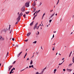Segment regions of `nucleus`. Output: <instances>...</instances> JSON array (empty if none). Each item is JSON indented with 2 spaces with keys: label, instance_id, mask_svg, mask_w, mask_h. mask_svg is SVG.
Listing matches in <instances>:
<instances>
[{
  "label": "nucleus",
  "instance_id": "nucleus-1",
  "mask_svg": "<svg viewBox=\"0 0 74 74\" xmlns=\"http://www.w3.org/2000/svg\"><path fill=\"white\" fill-rule=\"evenodd\" d=\"M21 12H23L25 11V6H24L21 9Z\"/></svg>",
  "mask_w": 74,
  "mask_h": 74
},
{
  "label": "nucleus",
  "instance_id": "nucleus-2",
  "mask_svg": "<svg viewBox=\"0 0 74 74\" xmlns=\"http://www.w3.org/2000/svg\"><path fill=\"white\" fill-rule=\"evenodd\" d=\"M23 15V13L22 12H21V13L18 15V16L17 18L21 19V17Z\"/></svg>",
  "mask_w": 74,
  "mask_h": 74
},
{
  "label": "nucleus",
  "instance_id": "nucleus-3",
  "mask_svg": "<svg viewBox=\"0 0 74 74\" xmlns=\"http://www.w3.org/2000/svg\"><path fill=\"white\" fill-rule=\"evenodd\" d=\"M29 3H30V1H29V2H27L25 4V5L26 7H29Z\"/></svg>",
  "mask_w": 74,
  "mask_h": 74
},
{
  "label": "nucleus",
  "instance_id": "nucleus-4",
  "mask_svg": "<svg viewBox=\"0 0 74 74\" xmlns=\"http://www.w3.org/2000/svg\"><path fill=\"white\" fill-rule=\"evenodd\" d=\"M0 40H1V41H4V40H5V39L1 36H0Z\"/></svg>",
  "mask_w": 74,
  "mask_h": 74
},
{
  "label": "nucleus",
  "instance_id": "nucleus-5",
  "mask_svg": "<svg viewBox=\"0 0 74 74\" xmlns=\"http://www.w3.org/2000/svg\"><path fill=\"white\" fill-rule=\"evenodd\" d=\"M16 20L17 21L16 22V23H15V25H17V24H18V22H19V21H20V19H19V18H16Z\"/></svg>",
  "mask_w": 74,
  "mask_h": 74
},
{
  "label": "nucleus",
  "instance_id": "nucleus-6",
  "mask_svg": "<svg viewBox=\"0 0 74 74\" xmlns=\"http://www.w3.org/2000/svg\"><path fill=\"white\" fill-rule=\"evenodd\" d=\"M37 25H38V23H37L35 25L34 27V30H35V29H36L37 27Z\"/></svg>",
  "mask_w": 74,
  "mask_h": 74
},
{
  "label": "nucleus",
  "instance_id": "nucleus-7",
  "mask_svg": "<svg viewBox=\"0 0 74 74\" xmlns=\"http://www.w3.org/2000/svg\"><path fill=\"white\" fill-rule=\"evenodd\" d=\"M7 30H8V29H7V28H6V29H4L3 30V32H4L5 33H6V31H7Z\"/></svg>",
  "mask_w": 74,
  "mask_h": 74
},
{
  "label": "nucleus",
  "instance_id": "nucleus-8",
  "mask_svg": "<svg viewBox=\"0 0 74 74\" xmlns=\"http://www.w3.org/2000/svg\"><path fill=\"white\" fill-rule=\"evenodd\" d=\"M22 53V51L18 55H17L18 58H19V57L20 55H21V53Z\"/></svg>",
  "mask_w": 74,
  "mask_h": 74
},
{
  "label": "nucleus",
  "instance_id": "nucleus-9",
  "mask_svg": "<svg viewBox=\"0 0 74 74\" xmlns=\"http://www.w3.org/2000/svg\"><path fill=\"white\" fill-rule=\"evenodd\" d=\"M36 1H34V3L32 4V5L34 6L33 7H35V5H36Z\"/></svg>",
  "mask_w": 74,
  "mask_h": 74
},
{
  "label": "nucleus",
  "instance_id": "nucleus-10",
  "mask_svg": "<svg viewBox=\"0 0 74 74\" xmlns=\"http://www.w3.org/2000/svg\"><path fill=\"white\" fill-rule=\"evenodd\" d=\"M12 66H10L9 67H8V69H9V71H10V69H11V68H12Z\"/></svg>",
  "mask_w": 74,
  "mask_h": 74
},
{
  "label": "nucleus",
  "instance_id": "nucleus-11",
  "mask_svg": "<svg viewBox=\"0 0 74 74\" xmlns=\"http://www.w3.org/2000/svg\"><path fill=\"white\" fill-rule=\"evenodd\" d=\"M31 34V32H29L27 34V37H29V35H30Z\"/></svg>",
  "mask_w": 74,
  "mask_h": 74
},
{
  "label": "nucleus",
  "instance_id": "nucleus-12",
  "mask_svg": "<svg viewBox=\"0 0 74 74\" xmlns=\"http://www.w3.org/2000/svg\"><path fill=\"white\" fill-rule=\"evenodd\" d=\"M67 71H69V72H71V71H72V70L71 69H67Z\"/></svg>",
  "mask_w": 74,
  "mask_h": 74
},
{
  "label": "nucleus",
  "instance_id": "nucleus-13",
  "mask_svg": "<svg viewBox=\"0 0 74 74\" xmlns=\"http://www.w3.org/2000/svg\"><path fill=\"white\" fill-rule=\"evenodd\" d=\"M54 15H55V12L51 15V16L50 17V18H52L53 16H54Z\"/></svg>",
  "mask_w": 74,
  "mask_h": 74
},
{
  "label": "nucleus",
  "instance_id": "nucleus-14",
  "mask_svg": "<svg viewBox=\"0 0 74 74\" xmlns=\"http://www.w3.org/2000/svg\"><path fill=\"white\" fill-rule=\"evenodd\" d=\"M34 21H32L30 24V25L31 26H32V25H33V23H34Z\"/></svg>",
  "mask_w": 74,
  "mask_h": 74
},
{
  "label": "nucleus",
  "instance_id": "nucleus-15",
  "mask_svg": "<svg viewBox=\"0 0 74 74\" xmlns=\"http://www.w3.org/2000/svg\"><path fill=\"white\" fill-rule=\"evenodd\" d=\"M47 69V68H45L41 72V73H43L44 71L45 70Z\"/></svg>",
  "mask_w": 74,
  "mask_h": 74
},
{
  "label": "nucleus",
  "instance_id": "nucleus-16",
  "mask_svg": "<svg viewBox=\"0 0 74 74\" xmlns=\"http://www.w3.org/2000/svg\"><path fill=\"white\" fill-rule=\"evenodd\" d=\"M40 11V10H38V11H36V14H37V13H39Z\"/></svg>",
  "mask_w": 74,
  "mask_h": 74
},
{
  "label": "nucleus",
  "instance_id": "nucleus-17",
  "mask_svg": "<svg viewBox=\"0 0 74 74\" xmlns=\"http://www.w3.org/2000/svg\"><path fill=\"white\" fill-rule=\"evenodd\" d=\"M32 64H33V60H31L30 63V64H31V65Z\"/></svg>",
  "mask_w": 74,
  "mask_h": 74
},
{
  "label": "nucleus",
  "instance_id": "nucleus-18",
  "mask_svg": "<svg viewBox=\"0 0 74 74\" xmlns=\"http://www.w3.org/2000/svg\"><path fill=\"white\" fill-rule=\"evenodd\" d=\"M71 53H72V51H71L69 55V57H70L71 56Z\"/></svg>",
  "mask_w": 74,
  "mask_h": 74
},
{
  "label": "nucleus",
  "instance_id": "nucleus-19",
  "mask_svg": "<svg viewBox=\"0 0 74 74\" xmlns=\"http://www.w3.org/2000/svg\"><path fill=\"white\" fill-rule=\"evenodd\" d=\"M34 9H33V10H34V12H35V11H36V9L35 8V7H34Z\"/></svg>",
  "mask_w": 74,
  "mask_h": 74
},
{
  "label": "nucleus",
  "instance_id": "nucleus-20",
  "mask_svg": "<svg viewBox=\"0 0 74 74\" xmlns=\"http://www.w3.org/2000/svg\"><path fill=\"white\" fill-rule=\"evenodd\" d=\"M42 4V3L41 2H40L39 4L38 5V6H40V5H41Z\"/></svg>",
  "mask_w": 74,
  "mask_h": 74
},
{
  "label": "nucleus",
  "instance_id": "nucleus-21",
  "mask_svg": "<svg viewBox=\"0 0 74 74\" xmlns=\"http://www.w3.org/2000/svg\"><path fill=\"white\" fill-rule=\"evenodd\" d=\"M72 61H73V63H74V56L73 57Z\"/></svg>",
  "mask_w": 74,
  "mask_h": 74
},
{
  "label": "nucleus",
  "instance_id": "nucleus-22",
  "mask_svg": "<svg viewBox=\"0 0 74 74\" xmlns=\"http://www.w3.org/2000/svg\"><path fill=\"white\" fill-rule=\"evenodd\" d=\"M39 27H40V25H39L38 26L36 27V29H37V30H38V29H39Z\"/></svg>",
  "mask_w": 74,
  "mask_h": 74
},
{
  "label": "nucleus",
  "instance_id": "nucleus-23",
  "mask_svg": "<svg viewBox=\"0 0 74 74\" xmlns=\"http://www.w3.org/2000/svg\"><path fill=\"white\" fill-rule=\"evenodd\" d=\"M27 55V53H26L25 55V56H24V58L25 59V57H26V56Z\"/></svg>",
  "mask_w": 74,
  "mask_h": 74
},
{
  "label": "nucleus",
  "instance_id": "nucleus-24",
  "mask_svg": "<svg viewBox=\"0 0 74 74\" xmlns=\"http://www.w3.org/2000/svg\"><path fill=\"white\" fill-rule=\"evenodd\" d=\"M53 49H52V50L53 51H54L55 50V46L54 47H52Z\"/></svg>",
  "mask_w": 74,
  "mask_h": 74
},
{
  "label": "nucleus",
  "instance_id": "nucleus-25",
  "mask_svg": "<svg viewBox=\"0 0 74 74\" xmlns=\"http://www.w3.org/2000/svg\"><path fill=\"white\" fill-rule=\"evenodd\" d=\"M33 44H36L37 43V41H35L34 42H33Z\"/></svg>",
  "mask_w": 74,
  "mask_h": 74
},
{
  "label": "nucleus",
  "instance_id": "nucleus-26",
  "mask_svg": "<svg viewBox=\"0 0 74 74\" xmlns=\"http://www.w3.org/2000/svg\"><path fill=\"white\" fill-rule=\"evenodd\" d=\"M72 64H73V63L70 64L69 65V66H70V67H71V65H72Z\"/></svg>",
  "mask_w": 74,
  "mask_h": 74
},
{
  "label": "nucleus",
  "instance_id": "nucleus-27",
  "mask_svg": "<svg viewBox=\"0 0 74 74\" xmlns=\"http://www.w3.org/2000/svg\"><path fill=\"white\" fill-rule=\"evenodd\" d=\"M23 16H24V18H26V14H24V15H23Z\"/></svg>",
  "mask_w": 74,
  "mask_h": 74
},
{
  "label": "nucleus",
  "instance_id": "nucleus-28",
  "mask_svg": "<svg viewBox=\"0 0 74 74\" xmlns=\"http://www.w3.org/2000/svg\"><path fill=\"white\" fill-rule=\"evenodd\" d=\"M17 45H16V47H18V43H17Z\"/></svg>",
  "mask_w": 74,
  "mask_h": 74
},
{
  "label": "nucleus",
  "instance_id": "nucleus-29",
  "mask_svg": "<svg viewBox=\"0 0 74 74\" xmlns=\"http://www.w3.org/2000/svg\"><path fill=\"white\" fill-rule=\"evenodd\" d=\"M12 29H11L10 32V34H11V32H12Z\"/></svg>",
  "mask_w": 74,
  "mask_h": 74
},
{
  "label": "nucleus",
  "instance_id": "nucleus-30",
  "mask_svg": "<svg viewBox=\"0 0 74 74\" xmlns=\"http://www.w3.org/2000/svg\"><path fill=\"white\" fill-rule=\"evenodd\" d=\"M29 12H26V14H29Z\"/></svg>",
  "mask_w": 74,
  "mask_h": 74
},
{
  "label": "nucleus",
  "instance_id": "nucleus-31",
  "mask_svg": "<svg viewBox=\"0 0 74 74\" xmlns=\"http://www.w3.org/2000/svg\"><path fill=\"white\" fill-rule=\"evenodd\" d=\"M57 70V69H55L54 70V71H55L56 72V71Z\"/></svg>",
  "mask_w": 74,
  "mask_h": 74
},
{
  "label": "nucleus",
  "instance_id": "nucleus-32",
  "mask_svg": "<svg viewBox=\"0 0 74 74\" xmlns=\"http://www.w3.org/2000/svg\"><path fill=\"white\" fill-rule=\"evenodd\" d=\"M35 18H36L35 16H34L33 20H34V19H35Z\"/></svg>",
  "mask_w": 74,
  "mask_h": 74
},
{
  "label": "nucleus",
  "instance_id": "nucleus-33",
  "mask_svg": "<svg viewBox=\"0 0 74 74\" xmlns=\"http://www.w3.org/2000/svg\"><path fill=\"white\" fill-rule=\"evenodd\" d=\"M63 64V63H62H62H60V64H59V66H60V65H61V64Z\"/></svg>",
  "mask_w": 74,
  "mask_h": 74
},
{
  "label": "nucleus",
  "instance_id": "nucleus-34",
  "mask_svg": "<svg viewBox=\"0 0 74 74\" xmlns=\"http://www.w3.org/2000/svg\"><path fill=\"white\" fill-rule=\"evenodd\" d=\"M28 40H29V39H27L25 40V42H27V41H28Z\"/></svg>",
  "mask_w": 74,
  "mask_h": 74
},
{
  "label": "nucleus",
  "instance_id": "nucleus-35",
  "mask_svg": "<svg viewBox=\"0 0 74 74\" xmlns=\"http://www.w3.org/2000/svg\"><path fill=\"white\" fill-rule=\"evenodd\" d=\"M52 11H53V10H51L50 11V12H52Z\"/></svg>",
  "mask_w": 74,
  "mask_h": 74
},
{
  "label": "nucleus",
  "instance_id": "nucleus-36",
  "mask_svg": "<svg viewBox=\"0 0 74 74\" xmlns=\"http://www.w3.org/2000/svg\"><path fill=\"white\" fill-rule=\"evenodd\" d=\"M49 22L50 23H51V22H52V20H50L49 21Z\"/></svg>",
  "mask_w": 74,
  "mask_h": 74
},
{
  "label": "nucleus",
  "instance_id": "nucleus-37",
  "mask_svg": "<svg viewBox=\"0 0 74 74\" xmlns=\"http://www.w3.org/2000/svg\"><path fill=\"white\" fill-rule=\"evenodd\" d=\"M59 1H58V2H57V3L56 4L57 5H58V3H59Z\"/></svg>",
  "mask_w": 74,
  "mask_h": 74
},
{
  "label": "nucleus",
  "instance_id": "nucleus-38",
  "mask_svg": "<svg viewBox=\"0 0 74 74\" xmlns=\"http://www.w3.org/2000/svg\"><path fill=\"white\" fill-rule=\"evenodd\" d=\"M31 67H32V68H34V66H33V65H31Z\"/></svg>",
  "mask_w": 74,
  "mask_h": 74
},
{
  "label": "nucleus",
  "instance_id": "nucleus-39",
  "mask_svg": "<svg viewBox=\"0 0 74 74\" xmlns=\"http://www.w3.org/2000/svg\"><path fill=\"white\" fill-rule=\"evenodd\" d=\"M40 34V32H38V34H36L38 35V34Z\"/></svg>",
  "mask_w": 74,
  "mask_h": 74
},
{
  "label": "nucleus",
  "instance_id": "nucleus-40",
  "mask_svg": "<svg viewBox=\"0 0 74 74\" xmlns=\"http://www.w3.org/2000/svg\"><path fill=\"white\" fill-rule=\"evenodd\" d=\"M9 54V53H8V52H7V56H6V57L7 56H8V55Z\"/></svg>",
  "mask_w": 74,
  "mask_h": 74
},
{
  "label": "nucleus",
  "instance_id": "nucleus-41",
  "mask_svg": "<svg viewBox=\"0 0 74 74\" xmlns=\"http://www.w3.org/2000/svg\"><path fill=\"white\" fill-rule=\"evenodd\" d=\"M12 41H14V40H15V39L14 38H12Z\"/></svg>",
  "mask_w": 74,
  "mask_h": 74
},
{
  "label": "nucleus",
  "instance_id": "nucleus-42",
  "mask_svg": "<svg viewBox=\"0 0 74 74\" xmlns=\"http://www.w3.org/2000/svg\"><path fill=\"white\" fill-rule=\"evenodd\" d=\"M36 12L34 14H33V15L34 16L35 15V14H36Z\"/></svg>",
  "mask_w": 74,
  "mask_h": 74
},
{
  "label": "nucleus",
  "instance_id": "nucleus-43",
  "mask_svg": "<svg viewBox=\"0 0 74 74\" xmlns=\"http://www.w3.org/2000/svg\"><path fill=\"white\" fill-rule=\"evenodd\" d=\"M39 74V73H38V72H37L36 73V74Z\"/></svg>",
  "mask_w": 74,
  "mask_h": 74
},
{
  "label": "nucleus",
  "instance_id": "nucleus-44",
  "mask_svg": "<svg viewBox=\"0 0 74 74\" xmlns=\"http://www.w3.org/2000/svg\"><path fill=\"white\" fill-rule=\"evenodd\" d=\"M11 73H12V71H11L10 72L9 74H11Z\"/></svg>",
  "mask_w": 74,
  "mask_h": 74
},
{
  "label": "nucleus",
  "instance_id": "nucleus-45",
  "mask_svg": "<svg viewBox=\"0 0 74 74\" xmlns=\"http://www.w3.org/2000/svg\"><path fill=\"white\" fill-rule=\"evenodd\" d=\"M63 70L64 71H66V69H63Z\"/></svg>",
  "mask_w": 74,
  "mask_h": 74
},
{
  "label": "nucleus",
  "instance_id": "nucleus-46",
  "mask_svg": "<svg viewBox=\"0 0 74 74\" xmlns=\"http://www.w3.org/2000/svg\"><path fill=\"white\" fill-rule=\"evenodd\" d=\"M31 67H32V66H29V68H31Z\"/></svg>",
  "mask_w": 74,
  "mask_h": 74
},
{
  "label": "nucleus",
  "instance_id": "nucleus-47",
  "mask_svg": "<svg viewBox=\"0 0 74 74\" xmlns=\"http://www.w3.org/2000/svg\"><path fill=\"white\" fill-rule=\"evenodd\" d=\"M11 28V27H9V30H10V29Z\"/></svg>",
  "mask_w": 74,
  "mask_h": 74
},
{
  "label": "nucleus",
  "instance_id": "nucleus-48",
  "mask_svg": "<svg viewBox=\"0 0 74 74\" xmlns=\"http://www.w3.org/2000/svg\"><path fill=\"white\" fill-rule=\"evenodd\" d=\"M15 62H16V61H14L13 63V64H14V63H15Z\"/></svg>",
  "mask_w": 74,
  "mask_h": 74
},
{
  "label": "nucleus",
  "instance_id": "nucleus-49",
  "mask_svg": "<svg viewBox=\"0 0 74 74\" xmlns=\"http://www.w3.org/2000/svg\"><path fill=\"white\" fill-rule=\"evenodd\" d=\"M27 60H29V58H28L27 59Z\"/></svg>",
  "mask_w": 74,
  "mask_h": 74
},
{
  "label": "nucleus",
  "instance_id": "nucleus-50",
  "mask_svg": "<svg viewBox=\"0 0 74 74\" xmlns=\"http://www.w3.org/2000/svg\"><path fill=\"white\" fill-rule=\"evenodd\" d=\"M45 15V13L43 14V16H44V15Z\"/></svg>",
  "mask_w": 74,
  "mask_h": 74
},
{
  "label": "nucleus",
  "instance_id": "nucleus-51",
  "mask_svg": "<svg viewBox=\"0 0 74 74\" xmlns=\"http://www.w3.org/2000/svg\"><path fill=\"white\" fill-rule=\"evenodd\" d=\"M64 58H62V60H64Z\"/></svg>",
  "mask_w": 74,
  "mask_h": 74
},
{
  "label": "nucleus",
  "instance_id": "nucleus-52",
  "mask_svg": "<svg viewBox=\"0 0 74 74\" xmlns=\"http://www.w3.org/2000/svg\"><path fill=\"white\" fill-rule=\"evenodd\" d=\"M25 69H24L22 70V71H24V70H25Z\"/></svg>",
  "mask_w": 74,
  "mask_h": 74
},
{
  "label": "nucleus",
  "instance_id": "nucleus-53",
  "mask_svg": "<svg viewBox=\"0 0 74 74\" xmlns=\"http://www.w3.org/2000/svg\"><path fill=\"white\" fill-rule=\"evenodd\" d=\"M28 68V66H27V67H26V68H25V69H27Z\"/></svg>",
  "mask_w": 74,
  "mask_h": 74
},
{
  "label": "nucleus",
  "instance_id": "nucleus-54",
  "mask_svg": "<svg viewBox=\"0 0 74 74\" xmlns=\"http://www.w3.org/2000/svg\"><path fill=\"white\" fill-rule=\"evenodd\" d=\"M11 71H13V69H12Z\"/></svg>",
  "mask_w": 74,
  "mask_h": 74
},
{
  "label": "nucleus",
  "instance_id": "nucleus-55",
  "mask_svg": "<svg viewBox=\"0 0 74 74\" xmlns=\"http://www.w3.org/2000/svg\"><path fill=\"white\" fill-rule=\"evenodd\" d=\"M44 16H42V19H43V18H44Z\"/></svg>",
  "mask_w": 74,
  "mask_h": 74
},
{
  "label": "nucleus",
  "instance_id": "nucleus-56",
  "mask_svg": "<svg viewBox=\"0 0 74 74\" xmlns=\"http://www.w3.org/2000/svg\"><path fill=\"white\" fill-rule=\"evenodd\" d=\"M54 37V34H53V38Z\"/></svg>",
  "mask_w": 74,
  "mask_h": 74
},
{
  "label": "nucleus",
  "instance_id": "nucleus-57",
  "mask_svg": "<svg viewBox=\"0 0 74 74\" xmlns=\"http://www.w3.org/2000/svg\"><path fill=\"white\" fill-rule=\"evenodd\" d=\"M35 16V17H36V16H37V14L36 15H35L34 16Z\"/></svg>",
  "mask_w": 74,
  "mask_h": 74
},
{
  "label": "nucleus",
  "instance_id": "nucleus-58",
  "mask_svg": "<svg viewBox=\"0 0 74 74\" xmlns=\"http://www.w3.org/2000/svg\"><path fill=\"white\" fill-rule=\"evenodd\" d=\"M13 70H15V69L14 68H13Z\"/></svg>",
  "mask_w": 74,
  "mask_h": 74
},
{
  "label": "nucleus",
  "instance_id": "nucleus-59",
  "mask_svg": "<svg viewBox=\"0 0 74 74\" xmlns=\"http://www.w3.org/2000/svg\"><path fill=\"white\" fill-rule=\"evenodd\" d=\"M34 57V55H33V56L32 57V58Z\"/></svg>",
  "mask_w": 74,
  "mask_h": 74
},
{
  "label": "nucleus",
  "instance_id": "nucleus-60",
  "mask_svg": "<svg viewBox=\"0 0 74 74\" xmlns=\"http://www.w3.org/2000/svg\"><path fill=\"white\" fill-rule=\"evenodd\" d=\"M41 48L42 49V46L41 47Z\"/></svg>",
  "mask_w": 74,
  "mask_h": 74
},
{
  "label": "nucleus",
  "instance_id": "nucleus-61",
  "mask_svg": "<svg viewBox=\"0 0 74 74\" xmlns=\"http://www.w3.org/2000/svg\"><path fill=\"white\" fill-rule=\"evenodd\" d=\"M19 12H18L17 13L18 15H19Z\"/></svg>",
  "mask_w": 74,
  "mask_h": 74
},
{
  "label": "nucleus",
  "instance_id": "nucleus-62",
  "mask_svg": "<svg viewBox=\"0 0 74 74\" xmlns=\"http://www.w3.org/2000/svg\"><path fill=\"white\" fill-rule=\"evenodd\" d=\"M53 32V33H56V31L55 32Z\"/></svg>",
  "mask_w": 74,
  "mask_h": 74
},
{
  "label": "nucleus",
  "instance_id": "nucleus-63",
  "mask_svg": "<svg viewBox=\"0 0 74 74\" xmlns=\"http://www.w3.org/2000/svg\"><path fill=\"white\" fill-rule=\"evenodd\" d=\"M74 15H73V18H74Z\"/></svg>",
  "mask_w": 74,
  "mask_h": 74
},
{
  "label": "nucleus",
  "instance_id": "nucleus-64",
  "mask_svg": "<svg viewBox=\"0 0 74 74\" xmlns=\"http://www.w3.org/2000/svg\"><path fill=\"white\" fill-rule=\"evenodd\" d=\"M59 55H61V54H60V53H59Z\"/></svg>",
  "mask_w": 74,
  "mask_h": 74
}]
</instances>
